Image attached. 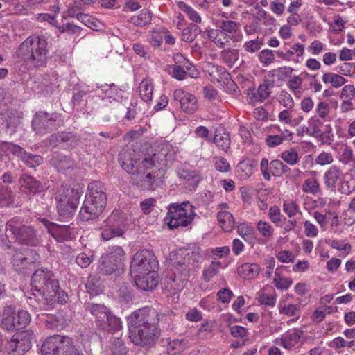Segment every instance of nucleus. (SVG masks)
Instances as JSON below:
<instances>
[{"label": "nucleus", "mask_w": 355, "mask_h": 355, "mask_svg": "<svg viewBox=\"0 0 355 355\" xmlns=\"http://www.w3.org/2000/svg\"><path fill=\"white\" fill-rule=\"evenodd\" d=\"M279 157L291 166L297 164L300 161L299 155L294 148L284 150L279 155Z\"/></svg>", "instance_id": "c03bdc74"}, {"label": "nucleus", "mask_w": 355, "mask_h": 355, "mask_svg": "<svg viewBox=\"0 0 355 355\" xmlns=\"http://www.w3.org/2000/svg\"><path fill=\"white\" fill-rule=\"evenodd\" d=\"M12 235L21 244L35 246L40 243L37 231L31 226L21 224L20 218H13L6 225V235Z\"/></svg>", "instance_id": "423d86ee"}, {"label": "nucleus", "mask_w": 355, "mask_h": 355, "mask_svg": "<svg viewBox=\"0 0 355 355\" xmlns=\"http://www.w3.org/2000/svg\"><path fill=\"white\" fill-rule=\"evenodd\" d=\"M40 221L58 242L62 243L74 238L73 231L70 225H58L49 221L46 218H42Z\"/></svg>", "instance_id": "4468645a"}, {"label": "nucleus", "mask_w": 355, "mask_h": 355, "mask_svg": "<svg viewBox=\"0 0 355 355\" xmlns=\"http://www.w3.org/2000/svg\"><path fill=\"white\" fill-rule=\"evenodd\" d=\"M60 119V115L58 113L49 114L39 112L36 113L32 121V126L37 133L45 134L55 128L56 122Z\"/></svg>", "instance_id": "ddd939ff"}, {"label": "nucleus", "mask_w": 355, "mask_h": 355, "mask_svg": "<svg viewBox=\"0 0 355 355\" xmlns=\"http://www.w3.org/2000/svg\"><path fill=\"white\" fill-rule=\"evenodd\" d=\"M293 71L294 69L288 66L280 67L272 71V76H276L278 81L284 82L291 77Z\"/></svg>", "instance_id": "864d4df0"}, {"label": "nucleus", "mask_w": 355, "mask_h": 355, "mask_svg": "<svg viewBox=\"0 0 355 355\" xmlns=\"http://www.w3.org/2000/svg\"><path fill=\"white\" fill-rule=\"evenodd\" d=\"M323 179L326 187L335 191L336 184L343 180V172L337 166H331L325 171Z\"/></svg>", "instance_id": "aec40b11"}, {"label": "nucleus", "mask_w": 355, "mask_h": 355, "mask_svg": "<svg viewBox=\"0 0 355 355\" xmlns=\"http://www.w3.org/2000/svg\"><path fill=\"white\" fill-rule=\"evenodd\" d=\"M85 287L87 292L92 295L100 294L103 290L102 281L99 277L96 275L89 276Z\"/></svg>", "instance_id": "72a5a7b5"}, {"label": "nucleus", "mask_w": 355, "mask_h": 355, "mask_svg": "<svg viewBox=\"0 0 355 355\" xmlns=\"http://www.w3.org/2000/svg\"><path fill=\"white\" fill-rule=\"evenodd\" d=\"M103 224L110 227L123 228L125 226L124 217L119 211H113L112 214L104 220Z\"/></svg>", "instance_id": "c9c22d12"}, {"label": "nucleus", "mask_w": 355, "mask_h": 355, "mask_svg": "<svg viewBox=\"0 0 355 355\" xmlns=\"http://www.w3.org/2000/svg\"><path fill=\"white\" fill-rule=\"evenodd\" d=\"M178 261L174 266L180 275V280L185 281L189 275L191 267H195L198 262L200 254L189 249H180L178 252Z\"/></svg>", "instance_id": "f8f14e48"}, {"label": "nucleus", "mask_w": 355, "mask_h": 355, "mask_svg": "<svg viewBox=\"0 0 355 355\" xmlns=\"http://www.w3.org/2000/svg\"><path fill=\"white\" fill-rule=\"evenodd\" d=\"M131 277L134 279L136 286L143 291H151L158 284L157 272Z\"/></svg>", "instance_id": "6ab92c4d"}, {"label": "nucleus", "mask_w": 355, "mask_h": 355, "mask_svg": "<svg viewBox=\"0 0 355 355\" xmlns=\"http://www.w3.org/2000/svg\"><path fill=\"white\" fill-rule=\"evenodd\" d=\"M111 351L112 355H126L128 352L123 340L118 338L112 342Z\"/></svg>", "instance_id": "13d9d810"}, {"label": "nucleus", "mask_w": 355, "mask_h": 355, "mask_svg": "<svg viewBox=\"0 0 355 355\" xmlns=\"http://www.w3.org/2000/svg\"><path fill=\"white\" fill-rule=\"evenodd\" d=\"M283 210L288 217H293L299 211L300 208L295 202L291 201L284 202Z\"/></svg>", "instance_id": "774afa93"}, {"label": "nucleus", "mask_w": 355, "mask_h": 355, "mask_svg": "<svg viewBox=\"0 0 355 355\" xmlns=\"http://www.w3.org/2000/svg\"><path fill=\"white\" fill-rule=\"evenodd\" d=\"M31 286L34 295L42 297L40 309L48 310L55 302L62 304L67 301V295L60 290L58 279L49 272L36 270L31 277Z\"/></svg>", "instance_id": "f03ea898"}, {"label": "nucleus", "mask_w": 355, "mask_h": 355, "mask_svg": "<svg viewBox=\"0 0 355 355\" xmlns=\"http://www.w3.org/2000/svg\"><path fill=\"white\" fill-rule=\"evenodd\" d=\"M158 261L155 256L148 250L137 252L132 257L130 273L131 276L156 272Z\"/></svg>", "instance_id": "6e6552de"}, {"label": "nucleus", "mask_w": 355, "mask_h": 355, "mask_svg": "<svg viewBox=\"0 0 355 355\" xmlns=\"http://www.w3.org/2000/svg\"><path fill=\"white\" fill-rule=\"evenodd\" d=\"M332 308L329 306H321L317 308L313 313V320L319 323L324 320L326 315L330 314Z\"/></svg>", "instance_id": "bf43d9fd"}, {"label": "nucleus", "mask_w": 355, "mask_h": 355, "mask_svg": "<svg viewBox=\"0 0 355 355\" xmlns=\"http://www.w3.org/2000/svg\"><path fill=\"white\" fill-rule=\"evenodd\" d=\"M173 97L180 103L181 109L187 114L194 113L198 107L196 96L181 89L174 91Z\"/></svg>", "instance_id": "f3484780"}, {"label": "nucleus", "mask_w": 355, "mask_h": 355, "mask_svg": "<svg viewBox=\"0 0 355 355\" xmlns=\"http://www.w3.org/2000/svg\"><path fill=\"white\" fill-rule=\"evenodd\" d=\"M219 29L230 35L232 42L236 43L241 41L243 35L239 28L240 24L238 22L229 19H223L219 21Z\"/></svg>", "instance_id": "412c9836"}, {"label": "nucleus", "mask_w": 355, "mask_h": 355, "mask_svg": "<svg viewBox=\"0 0 355 355\" xmlns=\"http://www.w3.org/2000/svg\"><path fill=\"white\" fill-rule=\"evenodd\" d=\"M19 182L21 187L24 189V192L36 193L43 190L42 183L32 176L23 175L19 178Z\"/></svg>", "instance_id": "bb28decb"}, {"label": "nucleus", "mask_w": 355, "mask_h": 355, "mask_svg": "<svg viewBox=\"0 0 355 355\" xmlns=\"http://www.w3.org/2000/svg\"><path fill=\"white\" fill-rule=\"evenodd\" d=\"M87 189L89 193L86 196H94L98 197L101 196H106L103 191V186L101 182H92L88 184Z\"/></svg>", "instance_id": "4d7b16f0"}, {"label": "nucleus", "mask_w": 355, "mask_h": 355, "mask_svg": "<svg viewBox=\"0 0 355 355\" xmlns=\"http://www.w3.org/2000/svg\"><path fill=\"white\" fill-rule=\"evenodd\" d=\"M76 198L69 203H57V209L59 215L63 218H71L75 213L78 205Z\"/></svg>", "instance_id": "f704fd0d"}, {"label": "nucleus", "mask_w": 355, "mask_h": 355, "mask_svg": "<svg viewBox=\"0 0 355 355\" xmlns=\"http://www.w3.org/2000/svg\"><path fill=\"white\" fill-rule=\"evenodd\" d=\"M260 169L264 179L268 181L271 180V175L279 177L290 170L288 166L279 159H274L269 163L266 158L261 159Z\"/></svg>", "instance_id": "dca6fc26"}, {"label": "nucleus", "mask_w": 355, "mask_h": 355, "mask_svg": "<svg viewBox=\"0 0 355 355\" xmlns=\"http://www.w3.org/2000/svg\"><path fill=\"white\" fill-rule=\"evenodd\" d=\"M78 141L79 139L76 135L66 132L52 135L49 138V143L53 146L65 143L68 146L74 147Z\"/></svg>", "instance_id": "b1692460"}, {"label": "nucleus", "mask_w": 355, "mask_h": 355, "mask_svg": "<svg viewBox=\"0 0 355 355\" xmlns=\"http://www.w3.org/2000/svg\"><path fill=\"white\" fill-rule=\"evenodd\" d=\"M259 272V267L256 263H245L238 268V273L245 279H253Z\"/></svg>", "instance_id": "473e14b6"}, {"label": "nucleus", "mask_w": 355, "mask_h": 355, "mask_svg": "<svg viewBox=\"0 0 355 355\" xmlns=\"http://www.w3.org/2000/svg\"><path fill=\"white\" fill-rule=\"evenodd\" d=\"M15 194L10 187L0 182V207H9L14 203Z\"/></svg>", "instance_id": "2f4dec72"}, {"label": "nucleus", "mask_w": 355, "mask_h": 355, "mask_svg": "<svg viewBox=\"0 0 355 355\" xmlns=\"http://www.w3.org/2000/svg\"><path fill=\"white\" fill-rule=\"evenodd\" d=\"M263 45V42L258 37L255 40H252L245 42L243 44L245 50L250 53H254L259 50Z\"/></svg>", "instance_id": "0e129e2a"}, {"label": "nucleus", "mask_w": 355, "mask_h": 355, "mask_svg": "<svg viewBox=\"0 0 355 355\" xmlns=\"http://www.w3.org/2000/svg\"><path fill=\"white\" fill-rule=\"evenodd\" d=\"M164 317L155 309L144 307L133 312L128 318L129 337L137 345H150L159 336V322Z\"/></svg>", "instance_id": "f257e3e1"}, {"label": "nucleus", "mask_w": 355, "mask_h": 355, "mask_svg": "<svg viewBox=\"0 0 355 355\" xmlns=\"http://www.w3.org/2000/svg\"><path fill=\"white\" fill-rule=\"evenodd\" d=\"M259 58L260 62L264 65H268L272 63L275 60L273 51L269 49L262 50L259 54Z\"/></svg>", "instance_id": "69168bd1"}, {"label": "nucleus", "mask_w": 355, "mask_h": 355, "mask_svg": "<svg viewBox=\"0 0 355 355\" xmlns=\"http://www.w3.org/2000/svg\"><path fill=\"white\" fill-rule=\"evenodd\" d=\"M274 87V81L265 80L264 83L259 86L258 89L249 90L248 98L252 103H262L269 97L271 94V89Z\"/></svg>", "instance_id": "a211bd4d"}, {"label": "nucleus", "mask_w": 355, "mask_h": 355, "mask_svg": "<svg viewBox=\"0 0 355 355\" xmlns=\"http://www.w3.org/2000/svg\"><path fill=\"white\" fill-rule=\"evenodd\" d=\"M302 335V331L297 329H292L287 331L281 338H276L275 343L282 346L286 349H290L294 347L299 341Z\"/></svg>", "instance_id": "4be33fe9"}, {"label": "nucleus", "mask_w": 355, "mask_h": 355, "mask_svg": "<svg viewBox=\"0 0 355 355\" xmlns=\"http://www.w3.org/2000/svg\"><path fill=\"white\" fill-rule=\"evenodd\" d=\"M138 91L141 96V99L148 103L151 101L152 95L153 92V87L152 85V83L149 80H142L139 87Z\"/></svg>", "instance_id": "a19ab883"}, {"label": "nucleus", "mask_w": 355, "mask_h": 355, "mask_svg": "<svg viewBox=\"0 0 355 355\" xmlns=\"http://www.w3.org/2000/svg\"><path fill=\"white\" fill-rule=\"evenodd\" d=\"M101 231L102 239L108 241L116 236H121L124 234L123 228L110 227L109 225H103Z\"/></svg>", "instance_id": "de8ad7c7"}, {"label": "nucleus", "mask_w": 355, "mask_h": 355, "mask_svg": "<svg viewBox=\"0 0 355 355\" xmlns=\"http://www.w3.org/2000/svg\"><path fill=\"white\" fill-rule=\"evenodd\" d=\"M69 321L70 319L67 315L58 313L49 318L46 320V326L49 328L59 331L63 329Z\"/></svg>", "instance_id": "c85d7f7f"}, {"label": "nucleus", "mask_w": 355, "mask_h": 355, "mask_svg": "<svg viewBox=\"0 0 355 355\" xmlns=\"http://www.w3.org/2000/svg\"><path fill=\"white\" fill-rule=\"evenodd\" d=\"M39 259L40 255L35 249L23 248L15 251L11 263L15 271L22 272L35 268Z\"/></svg>", "instance_id": "9d476101"}, {"label": "nucleus", "mask_w": 355, "mask_h": 355, "mask_svg": "<svg viewBox=\"0 0 355 355\" xmlns=\"http://www.w3.org/2000/svg\"><path fill=\"white\" fill-rule=\"evenodd\" d=\"M238 234L245 241L252 238L254 230L248 223H241L237 227Z\"/></svg>", "instance_id": "6e6d98bb"}, {"label": "nucleus", "mask_w": 355, "mask_h": 355, "mask_svg": "<svg viewBox=\"0 0 355 355\" xmlns=\"http://www.w3.org/2000/svg\"><path fill=\"white\" fill-rule=\"evenodd\" d=\"M164 174L165 171L163 168L148 173L143 180L145 187L148 190H155L163 184Z\"/></svg>", "instance_id": "393cba45"}, {"label": "nucleus", "mask_w": 355, "mask_h": 355, "mask_svg": "<svg viewBox=\"0 0 355 355\" xmlns=\"http://www.w3.org/2000/svg\"><path fill=\"white\" fill-rule=\"evenodd\" d=\"M80 197V193L77 190L62 185L55 194V200L57 203L67 204L76 198V202H79Z\"/></svg>", "instance_id": "5701e85b"}, {"label": "nucleus", "mask_w": 355, "mask_h": 355, "mask_svg": "<svg viewBox=\"0 0 355 355\" xmlns=\"http://www.w3.org/2000/svg\"><path fill=\"white\" fill-rule=\"evenodd\" d=\"M151 20V12L147 9H143L139 15L131 17L129 21L137 26H144L149 24Z\"/></svg>", "instance_id": "e433bc0d"}, {"label": "nucleus", "mask_w": 355, "mask_h": 355, "mask_svg": "<svg viewBox=\"0 0 355 355\" xmlns=\"http://www.w3.org/2000/svg\"><path fill=\"white\" fill-rule=\"evenodd\" d=\"M217 218L221 227L225 232L231 231L234 227V218L232 214L227 211H219L217 214Z\"/></svg>", "instance_id": "7c9ffc66"}, {"label": "nucleus", "mask_w": 355, "mask_h": 355, "mask_svg": "<svg viewBox=\"0 0 355 355\" xmlns=\"http://www.w3.org/2000/svg\"><path fill=\"white\" fill-rule=\"evenodd\" d=\"M302 78L300 76H294L288 80L286 86L293 94L297 95L302 92Z\"/></svg>", "instance_id": "3c124183"}, {"label": "nucleus", "mask_w": 355, "mask_h": 355, "mask_svg": "<svg viewBox=\"0 0 355 355\" xmlns=\"http://www.w3.org/2000/svg\"><path fill=\"white\" fill-rule=\"evenodd\" d=\"M125 253L123 249L118 245L108 248V250L101 257L105 260H109L113 263L114 266H116L120 268L124 260Z\"/></svg>", "instance_id": "a878e982"}, {"label": "nucleus", "mask_w": 355, "mask_h": 355, "mask_svg": "<svg viewBox=\"0 0 355 355\" xmlns=\"http://www.w3.org/2000/svg\"><path fill=\"white\" fill-rule=\"evenodd\" d=\"M3 123L10 134H12L15 128L20 123V117L13 112H5L2 114Z\"/></svg>", "instance_id": "4c0bfd02"}, {"label": "nucleus", "mask_w": 355, "mask_h": 355, "mask_svg": "<svg viewBox=\"0 0 355 355\" xmlns=\"http://www.w3.org/2000/svg\"><path fill=\"white\" fill-rule=\"evenodd\" d=\"M257 229L259 234L265 238H270L274 234V229L268 222L259 220L257 223Z\"/></svg>", "instance_id": "5fc2aeb1"}, {"label": "nucleus", "mask_w": 355, "mask_h": 355, "mask_svg": "<svg viewBox=\"0 0 355 355\" xmlns=\"http://www.w3.org/2000/svg\"><path fill=\"white\" fill-rule=\"evenodd\" d=\"M213 142L216 144L217 146L226 151L230 148L231 144L230 134L225 130H217L215 133Z\"/></svg>", "instance_id": "ea45409f"}, {"label": "nucleus", "mask_w": 355, "mask_h": 355, "mask_svg": "<svg viewBox=\"0 0 355 355\" xmlns=\"http://www.w3.org/2000/svg\"><path fill=\"white\" fill-rule=\"evenodd\" d=\"M106 202V196H86L79 213L80 219L87 221L97 218L103 212Z\"/></svg>", "instance_id": "9b49d317"}, {"label": "nucleus", "mask_w": 355, "mask_h": 355, "mask_svg": "<svg viewBox=\"0 0 355 355\" xmlns=\"http://www.w3.org/2000/svg\"><path fill=\"white\" fill-rule=\"evenodd\" d=\"M87 310L95 318L96 325L103 330L114 334L121 327L119 318L111 314L103 304H89Z\"/></svg>", "instance_id": "0eeeda50"}, {"label": "nucleus", "mask_w": 355, "mask_h": 355, "mask_svg": "<svg viewBox=\"0 0 355 355\" xmlns=\"http://www.w3.org/2000/svg\"><path fill=\"white\" fill-rule=\"evenodd\" d=\"M279 101L281 105L287 109L293 108L295 104L291 95L286 91H282L281 92Z\"/></svg>", "instance_id": "338daca9"}, {"label": "nucleus", "mask_w": 355, "mask_h": 355, "mask_svg": "<svg viewBox=\"0 0 355 355\" xmlns=\"http://www.w3.org/2000/svg\"><path fill=\"white\" fill-rule=\"evenodd\" d=\"M3 148L6 149L7 152H10L14 155L17 156L21 160L24 157V154L26 153L21 147L12 143L3 142Z\"/></svg>", "instance_id": "052dcab7"}, {"label": "nucleus", "mask_w": 355, "mask_h": 355, "mask_svg": "<svg viewBox=\"0 0 355 355\" xmlns=\"http://www.w3.org/2000/svg\"><path fill=\"white\" fill-rule=\"evenodd\" d=\"M322 122L316 117H311L308 121V126L305 128L304 132L310 136L318 138L321 135V126Z\"/></svg>", "instance_id": "79ce46f5"}, {"label": "nucleus", "mask_w": 355, "mask_h": 355, "mask_svg": "<svg viewBox=\"0 0 355 355\" xmlns=\"http://www.w3.org/2000/svg\"><path fill=\"white\" fill-rule=\"evenodd\" d=\"M228 33H224L220 29H216L211 33L209 37L216 46L220 49H224L232 42V37Z\"/></svg>", "instance_id": "c756f323"}, {"label": "nucleus", "mask_w": 355, "mask_h": 355, "mask_svg": "<svg viewBox=\"0 0 355 355\" xmlns=\"http://www.w3.org/2000/svg\"><path fill=\"white\" fill-rule=\"evenodd\" d=\"M33 333L28 331L15 334L8 343V349L17 355L28 351L31 347Z\"/></svg>", "instance_id": "2eb2a0df"}, {"label": "nucleus", "mask_w": 355, "mask_h": 355, "mask_svg": "<svg viewBox=\"0 0 355 355\" xmlns=\"http://www.w3.org/2000/svg\"><path fill=\"white\" fill-rule=\"evenodd\" d=\"M119 161L122 168L130 174H135L138 172L137 166L135 164L132 159L123 160L122 155L120 156Z\"/></svg>", "instance_id": "e2e57ef3"}, {"label": "nucleus", "mask_w": 355, "mask_h": 355, "mask_svg": "<svg viewBox=\"0 0 355 355\" xmlns=\"http://www.w3.org/2000/svg\"><path fill=\"white\" fill-rule=\"evenodd\" d=\"M220 58L223 63L231 67L238 60L239 52L236 49L227 48L220 52Z\"/></svg>", "instance_id": "58836bf2"}, {"label": "nucleus", "mask_w": 355, "mask_h": 355, "mask_svg": "<svg viewBox=\"0 0 355 355\" xmlns=\"http://www.w3.org/2000/svg\"><path fill=\"white\" fill-rule=\"evenodd\" d=\"M195 216L194 207L189 202H184L180 205L172 203L168 206L165 220L169 229L174 230L189 226Z\"/></svg>", "instance_id": "39448f33"}, {"label": "nucleus", "mask_w": 355, "mask_h": 355, "mask_svg": "<svg viewBox=\"0 0 355 355\" xmlns=\"http://www.w3.org/2000/svg\"><path fill=\"white\" fill-rule=\"evenodd\" d=\"M47 39L44 35H31L17 50L19 59L35 67L43 66L47 60Z\"/></svg>", "instance_id": "7ed1b4c3"}, {"label": "nucleus", "mask_w": 355, "mask_h": 355, "mask_svg": "<svg viewBox=\"0 0 355 355\" xmlns=\"http://www.w3.org/2000/svg\"><path fill=\"white\" fill-rule=\"evenodd\" d=\"M51 164L58 171H65L74 166V161L69 157L64 155H55L51 159Z\"/></svg>", "instance_id": "cd10ccee"}, {"label": "nucleus", "mask_w": 355, "mask_h": 355, "mask_svg": "<svg viewBox=\"0 0 355 355\" xmlns=\"http://www.w3.org/2000/svg\"><path fill=\"white\" fill-rule=\"evenodd\" d=\"M119 268L116 266H114L113 263L109 260H105L103 257H101L99 261V265L98 266V270L99 273L103 275H109L112 274Z\"/></svg>", "instance_id": "8fccbe9b"}, {"label": "nucleus", "mask_w": 355, "mask_h": 355, "mask_svg": "<svg viewBox=\"0 0 355 355\" xmlns=\"http://www.w3.org/2000/svg\"><path fill=\"white\" fill-rule=\"evenodd\" d=\"M31 321L28 311H16L12 306L6 307L1 314V324L3 329L9 331L19 330L26 327Z\"/></svg>", "instance_id": "1a4fd4ad"}, {"label": "nucleus", "mask_w": 355, "mask_h": 355, "mask_svg": "<svg viewBox=\"0 0 355 355\" xmlns=\"http://www.w3.org/2000/svg\"><path fill=\"white\" fill-rule=\"evenodd\" d=\"M322 79L324 83H329L331 85V86L335 88H338L341 87L346 82V80L340 75L333 73L331 72L324 73Z\"/></svg>", "instance_id": "49530a36"}, {"label": "nucleus", "mask_w": 355, "mask_h": 355, "mask_svg": "<svg viewBox=\"0 0 355 355\" xmlns=\"http://www.w3.org/2000/svg\"><path fill=\"white\" fill-rule=\"evenodd\" d=\"M302 191L307 193L316 195L321 193L320 186L316 178H308L302 184Z\"/></svg>", "instance_id": "a18cd8bd"}, {"label": "nucleus", "mask_w": 355, "mask_h": 355, "mask_svg": "<svg viewBox=\"0 0 355 355\" xmlns=\"http://www.w3.org/2000/svg\"><path fill=\"white\" fill-rule=\"evenodd\" d=\"M41 352L42 355H83L71 338L59 334L48 337L42 346Z\"/></svg>", "instance_id": "20e7f679"}, {"label": "nucleus", "mask_w": 355, "mask_h": 355, "mask_svg": "<svg viewBox=\"0 0 355 355\" xmlns=\"http://www.w3.org/2000/svg\"><path fill=\"white\" fill-rule=\"evenodd\" d=\"M21 161L30 168H36L42 164L43 158L40 155H33L26 152L24 154Z\"/></svg>", "instance_id": "603ef678"}, {"label": "nucleus", "mask_w": 355, "mask_h": 355, "mask_svg": "<svg viewBox=\"0 0 355 355\" xmlns=\"http://www.w3.org/2000/svg\"><path fill=\"white\" fill-rule=\"evenodd\" d=\"M178 8L184 12L189 19L196 24H200L202 21L200 15L190 6L187 5L184 1H178Z\"/></svg>", "instance_id": "37998d69"}, {"label": "nucleus", "mask_w": 355, "mask_h": 355, "mask_svg": "<svg viewBox=\"0 0 355 355\" xmlns=\"http://www.w3.org/2000/svg\"><path fill=\"white\" fill-rule=\"evenodd\" d=\"M221 263L219 261H212L211 264L205 268L202 271V279L206 282H209L215 277L221 268Z\"/></svg>", "instance_id": "09e8293b"}, {"label": "nucleus", "mask_w": 355, "mask_h": 355, "mask_svg": "<svg viewBox=\"0 0 355 355\" xmlns=\"http://www.w3.org/2000/svg\"><path fill=\"white\" fill-rule=\"evenodd\" d=\"M197 27L195 25H191L183 29L182 32V40L187 42H193L197 34H196Z\"/></svg>", "instance_id": "680f3d73"}]
</instances>
